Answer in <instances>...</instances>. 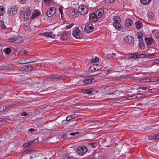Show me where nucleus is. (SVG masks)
<instances>
[{
  "label": "nucleus",
  "instance_id": "obj_45",
  "mask_svg": "<svg viewBox=\"0 0 159 159\" xmlns=\"http://www.w3.org/2000/svg\"><path fill=\"white\" fill-rule=\"evenodd\" d=\"M79 133L78 132H76L75 133H71L70 134V135L74 136H75L76 134H79Z\"/></svg>",
  "mask_w": 159,
  "mask_h": 159
},
{
  "label": "nucleus",
  "instance_id": "obj_47",
  "mask_svg": "<svg viewBox=\"0 0 159 159\" xmlns=\"http://www.w3.org/2000/svg\"><path fill=\"white\" fill-rule=\"evenodd\" d=\"M23 146L24 147H27L29 146V144L28 142L24 144Z\"/></svg>",
  "mask_w": 159,
  "mask_h": 159
},
{
  "label": "nucleus",
  "instance_id": "obj_19",
  "mask_svg": "<svg viewBox=\"0 0 159 159\" xmlns=\"http://www.w3.org/2000/svg\"><path fill=\"white\" fill-rule=\"evenodd\" d=\"M133 24V21L132 20L130 19H128L126 21V26L128 27L131 26Z\"/></svg>",
  "mask_w": 159,
  "mask_h": 159
},
{
  "label": "nucleus",
  "instance_id": "obj_20",
  "mask_svg": "<svg viewBox=\"0 0 159 159\" xmlns=\"http://www.w3.org/2000/svg\"><path fill=\"white\" fill-rule=\"evenodd\" d=\"M5 9L3 6H0V16H3L4 14Z\"/></svg>",
  "mask_w": 159,
  "mask_h": 159
},
{
  "label": "nucleus",
  "instance_id": "obj_9",
  "mask_svg": "<svg viewBox=\"0 0 159 159\" xmlns=\"http://www.w3.org/2000/svg\"><path fill=\"white\" fill-rule=\"evenodd\" d=\"M125 41L128 43L131 44L133 43L134 39L132 36L129 35L125 37Z\"/></svg>",
  "mask_w": 159,
  "mask_h": 159
},
{
  "label": "nucleus",
  "instance_id": "obj_28",
  "mask_svg": "<svg viewBox=\"0 0 159 159\" xmlns=\"http://www.w3.org/2000/svg\"><path fill=\"white\" fill-rule=\"evenodd\" d=\"M32 68L31 66L30 65H27L25 66V70L27 71H30Z\"/></svg>",
  "mask_w": 159,
  "mask_h": 159
},
{
  "label": "nucleus",
  "instance_id": "obj_3",
  "mask_svg": "<svg viewBox=\"0 0 159 159\" xmlns=\"http://www.w3.org/2000/svg\"><path fill=\"white\" fill-rule=\"evenodd\" d=\"M87 148L85 146H80L76 150V152L80 155H83L86 153Z\"/></svg>",
  "mask_w": 159,
  "mask_h": 159
},
{
  "label": "nucleus",
  "instance_id": "obj_7",
  "mask_svg": "<svg viewBox=\"0 0 159 159\" xmlns=\"http://www.w3.org/2000/svg\"><path fill=\"white\" fill-rule=\"evenodd\" d=\"M93 25L91 24L86 25L84 28V31L88 33L92 32L93 30Z\"/></svg>",
  "mask_w": 159,
  "mask_h": 159
},
{
  "label": "nucleus",
  "instance_id": "obj_6",
  "mask_svg": "<svg viewBox=\"0 0 159 159\" xmlns=\"http://www.w3.org/2000/svg\"><path fill=\"white\" fill-rule=\"evenodd\" d=\"M56 13L55 8L54 7H51L47 11L46 14L47 16L50 17Z\"/></svg>",
  "mask_w": 159,
  "mask_h": 159
},
{
  "label": "nucleus",
  "instance_id": "obj_58",
  "mask_svg": "<svg viewBox=\"0 0 159 159\" xmlns=\"http://www.w3.org/2000/svg\"><path fill=\"white\" fill-rule=\"evenodd\" d=\"M29 131L30 132H33L34 131L35 129L33 128H30L29 129Z\"/></svg>",
  "mask_w": 159,
  "mask_h": 159
},
{
  "label": "nucleus",
  "instance_id": "obj_51",
  "mask_svg": "<svg viewBox=\"0 0 159 159\" xmlns=\"http://www.w3.org/2000/svg\"><path fill=\"white\" fill-rule=\"evenodd\" d=\"M70 156L68 155H66L64 156V159H68Z\"/></svg>",
  "mask_w": 159,
  "mask_h": 159
},
{
  "label": "nucleus",
  "instance_id": "obj_63",
  "mask_svg": "<svg viewBox=\"0 0 159 159\" xmlns=\"http://www.w3.org/2000/svg\"><path fill=\"white\" fill-rule=\"evenodd\" d=\"M26 27L27 28V25H24V28L25 29H26Z\"/></svg>",
  "mask_w": 159,
  "mask_h": 159
},
{
  "label": "nucleus",
  "instance_id": "obj_43",
  "mask_svg": "<svg viewBox=\"0 0 159 159\" xmlns=\"http://www.w3.org/2000/svg\"><path fill=\"white\" fill-rule=\"evenodd\" d=\"M59 11L60 13L61 16L62 17V15H63V12H62V8L61 7H60L59 9Z\"/></svg>",
  "mask_w": 159,
  "mask_h": 159
},
{
  "label": "nucleus",
  "instance_id": "obj_32",
  "mask_svg": "<svg viewBox=\"0 0 159 159\" xmlns=\"http://www.w3.org/2000/svg\"><path fill=\"white\" fill-rule=\"evenodd\" d=\"M4 51L5 52L6 54H8L10 53L11 49L9 48H7L5 49Z\"/></svg>",
  "mask_w": 159,
  "mask_h": 159
},
{
  "label": "nucleus",
  "instance_id": "obj_59",
  "mask_svg": "<svg viewBox=\"0 0 159 159\" xmlns=\"http://www.w3.org/2000/svg\"><path fill=\"white\" fill-rule=\"evenodd\" d=\"M28 52V50L27 49L23 51V52L24 54H26Z\"/></svg>",
  "mask_w": 159,
  "mask_h": 159
},
{
  "label": "nucleus",
  "instance_id": "obj_41",
  "mask_svg": "<svg viewBox=\"0 0 159 159\" xmlns=\"http://www.w3.org/2000/svg\"><path fill=\"white\" fill-rule=\"evenodd\" d=\"M72 119V117H71L69 115L67 116L66 119V121H69L71 120Z\"/></svg>",
  "mask_w": 159,
  "mask_h": 159
},
{
  "label": "nucleus",
  "instance_id": "obj_24",
  "mask_svg": "<svg viewBox=\"0 0 159 159\" xmlns=\"http://www.w3.org/2000/svg\"><path fill=\"white\" fill-rule=\"evenodd\" d=\"M120 24L119 23H113V26L115 27V28L117 29H118L119 30H120Z\"/></svg>",
  "mask_w": 159,
  "mask_h": 159
},
{
  "label": "nucleus",
  "instance_id": "obj_34",
  "mask_svg": "<svg viewBox=\"0 0 159 159\" xmlns=\"http://www.w3.org/2000/svg\"><path fill=\"white\" fill-rule=\"evenodd\" d=\"M6 109V107L5 106H0V112H3Z\"/></svg>",
  "mask_w": 159,
  "mask_h": 159
},
{
  "label": "nucleus",
  "instance_id": "obj_61",
  "mask_svg": "<svg viewBox=\"0 0 159 159\" xmlns=\"http://www.w3.org/2000/svg\"><path fill=\"white\" fill-rule=\"evenodd\" d=\"M129 97H130L131 98H132L133 99H134V98H137V96H136L135 95H133L131 96H130Z\"/></svg>",
  "mask_w": 159,
  "mask_h": 159
},
{
  "label": "nucleus",
  "instance_id": "obj_64",
  "mask_svg": "<svg viewBox=\"0 0 159 159\" xmlns=\"http://www.w3.org/2000/svg\"><path fill=\"white\" fill-rule=\"evenodd\" d=\"M68 159H72V157L70 156Z\"/></svg>",
  "mask_w": 159,
  "mask_h": 159
},
{
  "label": "nucleus",
  "instance_id": "obj_30",
  "mask_svg": "<svg viewBox=\"0 0 159 159\" xmlns=\"http://www.w3.org/2000/svg\"><path fill=\"white\" fill-rule=\"evenodd\" d=\"M129 57L130 58L133 59H135L138 58L137 55H136L135 54L132 53L129 54Z\"/></svg>",
  "mask_w": 159,
  "mask_h": 159
},
{
  "label": "nucleus",
  "instance_id": "obj_22",
  "mask_svg": "<svg viewBox=\"0 0 159 159\" xmlns=\"http://www.w3.org/2000/svg\"><path fill=\"white\" fill-rule=\"evenodd\" d=\"M151 1V0H140L141 3L143 5H148Z\"/></svg>",
  "mask_w": 159,
  "mask_h": 159
},
{
  "label": "nucleus",
  "instance_id": "obj_36",
  "mask_svg": "<svg viewBox=\"0 0 159 159\" xmlns=\"http://www.w3.org/2000/svg\"><path fill=\"white\" fill-rule=\"evenodd\" d=\"M84 93H87V94H91L92 93V91L90 90L87 89L84 91V92H83Z\"/></svg>",
  "mask_w": 159,
  "mask_h": 159
},
{
  "label": "nucleus",
  "instance_id": "obj_49",
  "mask_svg": "<svg viewBox=\"0 0 159 159\" xmlns=\"http://www.w3.org/2000/svg\"><path fill=\"white\" fill-rule=\"evenodd\" d=\"M19 70L22 72L25 71V67H22L20 69H19Z\"/></svg>",
  "mask_w": 159,
  "mask_h": 159
},
{
  "label": "nucleus",
  "instance_id": "obj_18",
  "mask_svg": "<svg viewBox=\"0 0 159 159\" xmlns=\"http://www.w3.org/2000/svg\"><path fill=\"white\" fill-rule=\"evenodd\" d=\"M145 40L146 42V43L147 45H151L153 42V39L152 38H147L145 37Z\"/></svg>",
  "mask_w": 159,
  "mask_h": 159
},
{
  "label": "nucleus",
  "instance_id": "obj_57",
  "mask_svg": "<svg viewBox=\"0 0 159 159\" xmlns=\"http://www.w3.org/2000/svg\"><path fill=\"white\" fill-rule=\"evenodd\" d=\"M18 62L19 63L21 64H24L25 63V62H23L21 60H19L18 61Z\"/></svg>",
  "mask_w": 159,
  "mask_h": 159
},
{
  "label": "nucleus",
  "instance_id": "obj_10",
  "mask_svg": "<svg viewBox=\"0 0 159 159\" xmlns=\"http://www.w3.org/2000/svg\"><path fill=\"white\" fill-rule=\"evenodd\" d=\"M17 12L16 8V6H14L9 10V15L11 16L15 15Z\"/></svg>",
  "mask_w": 159,
  "mask_h": 159
},
{
  "label": "nucleus",
  "instance_id": "obj_27",
  "mask_svg": "<svg viewBox=\"0 0 159 159\" xmlns=\"http://www.w3.org/2000/svg\"><path fill=\"white\" fill-rule=\"evenodd\" d=\"M99 61V58L97 57H95L92 58L91 60V63L97 62Z\"/></svg>",
  "mask_w": 159,
  "mask_h": 159
},
{
  "label": "nucleus",
  "instance_id": "obj_26",
  "mask_svg": "<svg viewBox=\"0 0 159 159\" xmlns=\"http://www.w3.org/2000/svg\"><path fill=\"white\" fill-rule=\"evenodd\" d=\"M148 16L149 17V19L151 20H152L154 19V17L152 13L150 12L148 14Z\"/></svg>",
  "mask_w": 159,
  "mask_h": 159
},
{
  "label": "nucleus",
  "instance_id": "obj_54",
  "mask_svg": "<svg viewBox=\"0 0 159 159\" xmlns=\"http://www.w3.org/2000/svg\"><path fill=\"white\" fill-rule=\"evenodd\" d=\"M89 145L92 148H95V147L93 143H89Z\"/></svg>",
  "mask_w": 159,
  "mask_h": 159
},
{
  "label": "nucleus",
  "instance_id": "obj_12",
  "mask_svg": "<svg viewBox=\"0 0 159 159\" xmlns=\"http://www.w3.org/2000/svg\"><path fill=\"white\" fill-rule=\"evenodd\" d=\"M69 34L67 32H62L61 34V39L63 40H66L68 37Z\"/></svg>",
  "mask_w": 159,
  "mask_h": 159
},
{
  "label": "nucleus",
  "instance_id": "obj_16",
  "mask_svg": "<svg viewBox=\"0 0 159 159\" xmlns=\"http://www.w3.org/2000/svg\"><path fill=\"white\" fill-rule=\"evenodd\" d=\"M40 35H43L46 37L53 38L54 37V35L50 32H46L40 34Z\"/></svg>",
  "mask_w": 159,
  "mask_h": 159
},
{
  "label": "nucleus",
  "instance_id": "obj_23",
  "mask_svg": "<svg viewBox=\"0 0 159 159\" xmlns=\"http://www.w3.org/2000/svg\"><path fill=\"white\" fill-rule=\"evenodd\" d=\"M142 25V23L140 21H138L135 23V26L137 29H140L141 28Z\"/></svg>",
  "mask_w": 159,
  "mask_h": 159
},
{
  "label": "nucleus",
  "instance_id": "obj_13",
  "mask_svg": "<svg viewBox=\"0 0 159 159\" xmlns=\"http://www.w3.org/2000/svg\"><path fill=\"white\" fill-rule=\"evenodd\" d=\"M69 15L72 18H75L78 16L76 11H75V9L71 10L69 11Z\"/></svg>",
  "mask_w": 159,
  "mask_h": 159
},
{
  "label": "nucleus",
  "instance_id": "obj_60",
  "mask_svg": "<svg viewBox=\"0 0 159 159\" xmlns=\"http://www.w3.org/2000/svg\"><path fill=\"white\" fill-rule=\"evenodd\" d=\"M52 0H44V2H51Z\"/></svg>",
  "mask_w": 159,
  "mask_h": 159
},
{
  "label": "nucleus",
  "instance_id": "obj_17",
  "mask_svg": "<svg viewBox=\"0 0 159 159\" xmlns=\"http://www.w3.org/2000/svg\"><path fill=\"white\" fill-rule=\"evenodd\" d=\"M40 13L38 11L35 10L34 11L32 14V18L34 19L36 18L38 16L40 15Z\"/></svg>",
  "mask_w": 159,
  "mask_h": 159
},
{
  "label": "nucleus",
  "instance_id": "obj_33",
  "mask_svg": "<svg viewBox=\"0 0 159 159\" xmlns=\"http://www.w3.org/2000/svg\"><path fill=\"white\" fill-rule=\"evenodd\" d=\"M156 55L154 54H151L146 55V57L147 58L152 57L154 58L155 57Z\"/></svg>",
  "mask_w": 159,
  "mask_h": 159
},
{
  "label": "nucleus",
  "instance_id": "obj_8",
  "mask_svg": "<svg viewBox=\"0 0 159 159\" xmlns=\"http://www.w3.org/2000/svg\"><path fill=\"white\" fill-rule=\"evenodd\" d=\"M31 14V11L30 9L27 10L24 14V19L25 21H27L29 19V16Z\"/></svg>",
  "mask_w": 159,
  "mask_h": 159
},
{
  "label": "nucleus",
  "instance_id": "obj_40",
  "mask_svg": "<svg viewBox=\"0 0 159 159\" xmlns=\"http://www.w3.org/2000/svg\"><path fill=\"white\" fill-rule=\"evenodd\" d=\"M139 89H142L143 90H145L146 89V87H139L137 88V90H139Z\"/></svg>",
  "mask_w": 159,
  "mask_h": 159
},
{
  "label": "nucleus",
  "instance_id": "obj_53",
  "mask_svg": "<svg viewBox=\"0 0 159 159\" xmlns=\"http://www.w3.org/2000/svg\"><path fill=\"white\" fill-rule=\"evenodd\" d=\"M70 116L71 117H72V119L76 117L77 116V115L75 114L72 115H71Z\"/></svg>",
  "mask_w": 159,
  "mask_h": 159
},
{
  "label": "nucleus",
  "instance_id": "obj_1",
  "mask_svg": "<svg viewBox=\"0 0 159 159\" xmlns=\"http://www.w3.org/2000/svg\"><path fill=\"white\" fill-rule=\"evenodd\" d=\"M73 36L77 39H80L82 37L83 35L78 27L75 28L72 31Z\"/></svg>",
  "mask_w": 159,
  "mask_h": 159
},
{
  "label": "nucleus",
  "instance_id": "obj_55",
  "mask_svg": "<svg viewBox=\"0 0 159 159\" xmlns=\"http://www.w3.org/2000/svg\"><path fill=\"white\" fill-rule=\"evenodd\" d=\"M34 142V141H30V142H28V143L29 144V145L30 146V145H32L33 143Z\"/></svg>",
  "mask_w": 159,
  "mask_h": 159
},
{
  "label": "nucleus",
  "instance_id": "obj_35",
  "mask_svg": "<svg viewBox=\"0 0 159 159\" xmlns=\"http://www.w3.org/2000/svg\"><path fill=\"white\" fill-rule=\"evenodd\" d=\"M115 55V54L112 53V54H107L106 55V57L110 58L112 57L113 56Z\"/></svg>",
  "mask_w": 159,
  "mask_h": 159
},
{
  "label": "nucleus",
  "instance_id": "obj_25",
  "mask_svg": "<svg viewBox=\"0 0 159 159\" xmlns=\"http://www.w3.org/2000/svg\"><path fill=\"white\" fill-rule=\"evenodd\" d=\"M114 23H120V17L118 16H115L114 18Z\"/></svg>",
  "mask_w": 159,
  "mask_h": 159
},
{
  "label": "nucleus",
  "instance_id": "obj_21",
  "mask_svg": "<svg viewBox=\"0 0 159 159\" xmlns=\"http://www.w3.org/2000/svg\"><path fill=\"white\" fill-rule=\"evenodd\" d=\"M94 79H84L83 80L84 83L86 84L91 83Z\"/></svg>",
  "mask_w": 159,
  "mask_h": 159
},
{
  "label": "nucleus",
  "instance_id": "obj_44",
  "mask_svg": "<svg viewBox=\"0 0 159 159\" xmlns=\"http://www.w3.org/2000/svg\"><path fill=\"white\" fill-rule=\"evenodd\" d=\"M27 0H19V2L22 4H25Z\"/></svg>",
  "mask_w": 159,
  "mask_h": 159
},
{
  "label": "nucleus",
  "instance_id": "obj_37",
  "mask_svg": "<svg viewBox=\"0 0 159 159\" xmlns=\"http://www.w3.org/2000/svg\"><path fill=\"white\" fill-rule=\"evenodd\" d=\"M151 79L149 78H145L143 79V81L145 82H149L151 81Z\"/></svg>",
  "mask_w": 159,
  "mask_h": 159
},
{
  "label": "nucleus",
  "instance_id": "obj_14",
  "mask_svg": "<svg viewBox=\"0 0 159 159\" xmlns=\"http://www.w3.org/2000/svg\"><path fill=\"white\" fill-rule=\"evenodd\" d=\"M104 13V10L103 9L100 8L96 11V14L98 18H101Z\"/></svg>",
  "mask_w": 159,
  "mask_h": 159
},
{
  "label": "nucleus",
  "instance_id": "obj_15",
  "mask_svg": "<svg viewBox=\"0 0 159 159\" xmlns=\"http://www.w3.org/2000/svg\"><path fill=\"white\" fill-rule=\"evenodd\" d=\"M97 18L96 14L95 13H92L89 16V19L90 21H95L97 20Z\"/></svg>",
  "mask_w": 159,
  "mask_h": 159
},
{
  "label": "nucleus",
  "instance_id": "obj_52",
  "mask_svg": "<svg viewBox=\"0 0 159 159\" xmlns=\"http://www.w3.org/2000/svg\"><path fill=\"white\" fill-rule=\"evenodd\" d=\"M155 63L159 64V59H157L154 61Z\"/></svg>",
  "mask_w": 159,
  "mask_h": 159
},
{
  "label": "nucleus",
  "instance_id": "obj_5",
  "mask_svg": "<svg viewBox=\"0 0 159 159\" xmlns=\"http://www.w3.org/2000/svg\"><path fill=\"white\" fill-rule=\"evenodd\" d=\"M98 65L97 64H95L93 66H90L89 69V72H93L95 71L101 69L102 68V66L101 65H99L100 67L99 68H98L97 66Z\"/></svg>",
  "mask_w": 159,
  "mask_h": 159
},
{
  "label": "nucleus",
  "instance_id": "obj_29",
  "mask_svg": "<svg viewBox=\"0 0 159 159\" xmlns=\"http://www.w3.org/2000/svg\"><path fill=\"white\" fill-rule=\"evenodd\" d=\"M32 152H33V151L32 150H27L23 152V154L25 155L28 154H30Z\"/></svg>",
  "mask_w": 159,
  "mask_h": 159
},
{
  "label": "nucleus",
  "instance_id": "obj_56",
  "mask_svg": "<svg viewBox=\"0 0 159 159\" xmlns=\"http://www.w3.org/2000/svg\"><path fill=\"white\" fill-rule=\"evenodd\" d=\"M21 115L22 116H26L27 115L26 113L25 112H22L21 113Z\"/></svg>",
  "mask_w": 159,
  "mask_h": 159
},
{
  "label": "nucleus",
  "instance_id": "obj_50",
  "mask_svg": "<svg viewBox=\"0 0 159 159\" xmlns=\"http://www.w3.org/2000/svg\"><path fill=\"white\" fill-rule=\"evenodd\" d=\"M139 48H140L142 49L143 48V47H144V43H143V45H142L141 44L139 45Z\"/></svg>",
  "mask_w": 159,
  "mask_h": 159
},
{
  "label": "nucleus",
  "instance_id": "obj_39",
  "mask_svg": "<svg viewBox=\"0 0 159 159\" xmlns=\"http://www.w3.org/2000/svg\"><path fill=\"white\" fill-rule=\"evenodd\" d=\"M115 0H105V2L107 3H112L114 2Z\"/></svg>",
  "mask_w": 159,
  "mask_h": 159
},
{
  "label": "nucleus",
  "instance_id": "obj_46",
  "mask_svg": "<svg viewBox=\"0 0 159 159\" xmlns=\"http://www.w3.org/2000/svg\"><path fill=\"white\" fill-rule=\"evenodd\" d=\"M155 36L156 38L159 39V32L156 33L155 34Z\"/></svg>",
  "mask_w": 159,
  "mask_h": 159
},
{
  "label": "nucleus",
  "instance_id": "obj_62",
  "mask_svg": "<svg viewBox=\"0 0 159 159\" xmlns=\"http://www.w3.org/2000/svg\"><path fill=\"white\" fill-rule=\"evenodd\" d=\"M66 134H64L62 136V137L63 138H66Z\"/></svg>",
  "mask_w": 159,
  "mask_h": 159
},
{
  "label": "nucleus",
  "instance_id": "obj_42",
  "mask_svg": "<svg viewBox=\"0 0 159 159\" xmlns=\"http://www.w3.org/2000/svg\"><path fill=\"white\" fill-rule=\"evenodd\" d=\"M0 26L1 27L2 29H5L6 28V26L4 24L3 22H1Z\"/></svg>",
  "mask_w": 159,
  "mask_h": 159
},
{
  "label": "nucleus",
  "instance_id": "obj_11",
  "mask_svg": "<svg viewBox=\"0 0 159 159\" xmlns=\"http://www.w3.org/2000/svg\"><path fill=\"white\" fill-rule=\"evenodd\" d=\"M137 36L139 39V45L141 44L143 45V35L142 33L141 32H138L137 33Z\"/></svg>",
  "mask_w": 159,
  "mask_h": 159
},
{
  "label": "nucleus",
  "instance_id": "obj_48",
  "mask_svg": "<svg viewBox=\"0 0 159 159\" xmlns=\"http://www.w3.org/2000/svg\"><path fill=\"white\" fill-rule=\"evenodd\" d=\"M73 25V24H70V25H66V27L67 28L69 29L71 28Z\"/></svg>",
  "mask_w": 159,
  "mask_h": 159
},
{
  "label": "nucleus",
  "instance_id": "obj_38",
  "mask_svg": "<svg viewBox=\"0 0 159 159\" xmlns=\"http://www.w3.org/2000/svg\"><path fill=\"white\" fill-rule=\"evenodd\" d=\"M152 138L153 139H157L159 138V135L158 134H154L152 137Z\"/></svg>",
  "mask_w": 159,
  "mask_h": 159
},
{
  "label": "nucleus",
  "instance_id": "obj_4",
  "mask_svg": "<svg viewBox=\"0 0 159 159\" xmlns=\"http://www.w3.org/2000/svg\"><path fill=\"white\" fill-rule=\"evenodd\" d=\"M62 77L61 75H49L47 77V79L48 80H51L52 79L57 81L60 80Z\"/></svg>",
  "mask_w": 159,
  "mask_h": 159
},
{
  "label": "nucleus",
  "instance_id": "obj_31",
  "mask_svg": "<svg viewBox=\"0 0 159 159\" xmlns=\"http://www.w3.org/2000/svg\"><path fill=\"white\" fill-rule=\"evenodd\" d=\"M17 38H10L8 39V41L11 42H14L16 41Z\"/></svg>",
  "mask_w": 159,
  "mask_h": 159
},
{
  "label": "nucleus",
  "instance_id": "obj_2",
  "mask_svg": "<svg viewBox=\"0 0 159 159\" xmlns=\"http://www.w3.org/2000/svg\"><path fill=\"white\" fill-rule=\"evenodd\" d=\"M78 11L82 15L86 14L88 12V8L85 5H80L78 7Z\"/></svg>",
  "mask_w": 159,
  "mask_h": 159
}]
</instances>
